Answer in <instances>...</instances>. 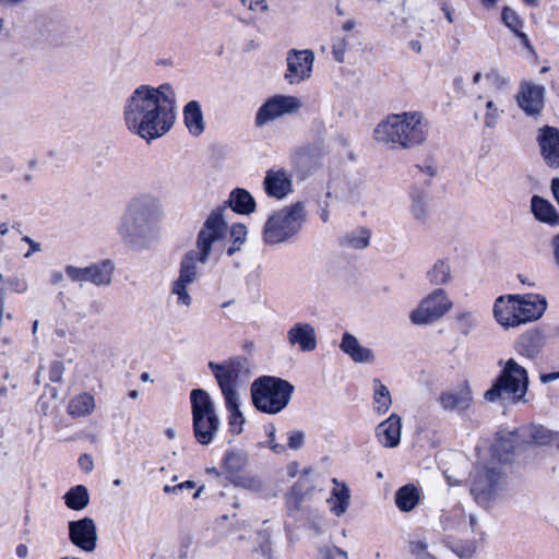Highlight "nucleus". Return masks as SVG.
Returning a JSON list of instances; mask_svg holds the SVG:
<instances>
[{
	"mask_svg": "<svg viewBox=\"0 0 559 559\" xmlns=\"http://www.w3.org/2000/svg\"><path fill=\"white\" fill-rule=\"evenodd\" d=\"M193 258L183 257L180 262L179 276L173 282L170 294L177 297V305L189 308L192 304V297L188 292V286L198 278V265L193 264Z\"/></svg>",
	"mask_w": 559,
	"mask_h": 559,
	"instance_id": "14",
	"label": "nucleus"
},
{
	"mask_svg": "<svg viewBox=\"0 0 559 559\" xmlns=\"http://www.w3.org/2000/svg\"><path fill=\"white\" fill-rule=\"evenodd\" d=\"M519 319L521 324L536 321L547 309V300L538 294L515 295Z\"/></svg>",
	"mask_w": 559,
	"mask_h": 559,
	"instance_id": "17",
	"label": "nucleus"
},
{
	"mask_svg": "<svg viewBox=\"0 0 559 559\" xmlns=\"http://www.w3.org/2000/svg\"><path fill=\"white\" fill-rule=\"evenodd\" d=\"M234 483L237 486L242 487L248 490H251L253 492H259L263 489V481L258 476H250V475L237 476V478L234 480Z\"/></svg>",
	"mask_w": 559,
	"mask_h": 559,
	"instance_id": "46",
	"label": "nucleus"
},
{
	"mask_svg": "<svg viewBox=\"0 0 559 559\" xmlns=\"http://www.w3.org/2000/svg\"><path fill=\"white\" fill-rule=\"evenodd\" d=\"M294 391V385L287 380L263 376L251 384L252 403L262 413L278 414L287 407Z\"/></svg>",
	"mask_w": 559,
	"mask_h": 559,
	"instance_id": "7",
	"label": "nucleus"
},
{
	"mask_svg": "<svg viewBox=\"0 0 559 559\" xmlns=\"http://www.w3.org/2000/svg\"><path fill=\"white\" fill-rule=\"evenodd\" d=\"M544 345L542 332L537 330H531L523 333L516 345L519 354L534 358L538 355Z\"/></svg>",
	"mask_w": 559,
	"mask_h": 559,
	"instance_id": "29",
	"label": "nucleus"
},
{
	"mask_svg": "<svg viewBox=\"0 0 559 559\" xmlns=\"http://www.w3.org/2000/svg\"><path fill=\"white\" fill-rule=\"evenodd\" d=\"M69 539L78 548L93 552L97 547V527L92 518L85 516L68 523Z\"/></svg>",
	"mask_w": 559,
	"mask_h": 559,
	"instance_id": "15",
	"label": "nucleus"
},
{
	"mask_svg": "<svg viewBox=\"0 0 559 559\" xmlns=\"http://www.w3.org/2000/svg\"><path fill=\"white\" fill-rule=\"evenodd\" d=\"M440 405L444 411H466L473 401L472 392L468 388L460 391L442 392L438 399Z\"/></svg>",
	"mask_w": 559,
	"mask_h": 559,
	"instance_id": "25",
	"label": "nucleus"
},
{
	"mask_svg": "<svg viewBox=\"0 0 559 559\" xmlns=\"http://www.w3.org/2000/svg\"><path fill=\"white\" fill-rule=\"evenodd\" d=\"M22 241L26 242L29 246L28 251L24 254L25 259H28L32 257L33 253L41 251V245L39 242H36L28 236L22 237Z\"/></svg>",
	"mask_w": 559,
	"mask_h": 559,
	"instance_id": "54",
	"label": "nucleus"
},
{
	"mask_svg": "<svg viewBox=\"0 0 559 559\" xmlns=\"http://www.w3.org/2000/svg\"><path fill=\"white\" fill-rule=\"evenodd\" d=\"M247 454L240 450L227 452L224 456V466L230 474L241 472L247 465Z\"/></svg>",
	"mask_w": 559,
	"mask_h": 559,
	"instance_id": "41",
	"label": "nucleus"
},
{
	"mask_svg": "<svg viewBox=\"0 0 559 559\" xmlns=\"http://www.w3.org/2000/svg\"><path fill=\"white\" fill-rule=\"evenodd\" d=\"M247 229L243 225L237 224L231 227L230 237L233 243L228 247L226 253L231 257L240 249V246L246 241Z\"/></svg>",
	"mask_w": 559,
	"mask_h": 559,
	"instance_id": "44",
	"label": "nucleus"
},
{
	"mask_svg": "<svg viewBox=\"0 0 559 559\" xmlns=\"http://www.w3.org/2000/svg\"><path fill=\"white\" fill-rule=\"evenodd\" d=\"M516 298L515 295H509L507 298L500 296L496 299L493 314L501 325L507 328L521 325V320L518 314Z\"/></svg>",
	"mask_w": 559,
	"mask_h": 559,
	"instance_id": "22",
	"label": "nucleus"
},
{
	"mask_svg": "<svg viewBox=\"0 0 559 559\" xmlns=\"http://www.w3.org/2000/svg\"><path fill=\"white\" fill-rule=\"evenodd\" d=\"M427 278L431 285L440 286L448 284L452 278L449 261L441 259L435 262L427 272Z\"/></svg>",
	"mask_w": 559,
	"mask_h": 559,
	"instance_id": "38",
	"label": "nucleus"
},
{
	"mask_svg": "<svg viewBox=\"0 0 559 559\" xmlns=\"http://www.w3.org/2000/svg\"><path fill=\"white\" fill-rule=\"evenodd\" d=\"M225 207H218L211 212L204 222L197 238V248L188 251L183 257L193 258V264L206 263L212 250L221 245L227 235V224L223 218Z\"/></svg>",
	"mask_w": 559,
	"mask_h": 559,
	"instance_id": "8",
	"label": "nucleus"
},
{
	"mask_svg": "<svg viewBox=\"0 0 559 559\" xmlns=\"http://www.w3.org/2000/svg\"><path fill=\"white\" fill-rule=\"evenodd\" d=\"M373 401L374 411L379 414H384L389 411L392 399L389 389L380 381V379H373Z\"/></svg>",
	"mask_w": 559,
	"mask_h": 559,
	"instance_id": "39",
	"label": "nucleus"
},
{
	"mask_svg": "<svg viewBox=\"0 0 559 559\" xmlns=\"http://www.w3.org/2000/svg\"><path fill=\"white\" fill-rule=\"evenodd\" d=\"M209 368L224 397L228 411V425L233 435H239L246 421L239 408L238 381L249 373L248 359L242 356L229 358L223 362H209Z\"/></svg>",
	"mask_w": 559,
	"mask_h": 559,
	"instance_id": "3",
	"label": "nucleus"
},
{
	"mask_svg": "<svg viewBox=\"0 0 559 559\" xmlns=\"http://www.w3.org/2000/svg\"><path fill=\"white\" fill-rule=\"evenodd\" d=\"M515 440L516 437L513 432L508 436H500L492 445L493 456L502 463H509L514 453Z\"/></svg>",
	"mask_w": 559,
	"mask_h": 559,
	"instance_id": "34",
	"label": "nucleus"
},
{
	"mask_svg": "<svg viewBox=\"0 0 559 559\" xmlns=\"http://www.w3.org/2000/svg\"><path fill=\"white\" fill-rule=\"evenodd\" d=\"M305 444V433L301 430H295L288 433L287 447L290 450H299Z\"/></svg>",
	"mask_w": 559,
	"mask_h": 559,
	"instance_id": "50",
	"label": "nucleus"
},
{
	"mask_svg": "<svg viewBox=\"0 0 559 559\" xmlns=\"http://www.w3.org/2000/svg\"><path fill=\"white\" fill-rule=\"evenodd\" d=\"M542 383H549L555 380H559V371L556 372H549V373H542L539 377Z\"/></svg>",
	"mask_w": 559,
	"mask_h": 559,
	"instance_id": "59",
	"label": "nucleus"
},
{
	"mask_svg": "<svg viewBox=\"0 0 559 559\" xmlns=\"http://www.w3.org/2000/svg\"><path fill=\"white\" fill-rule=\"evenodd\" d=\"M411 213L418 222L425 223L429 215V195L426 190L414 188L411 193Z\"/></svg>",
	"mask_w": 559,
	"mask_h": 559,
	"instance_id": "32",
	"label": "nucleus"
},
{
	"mask_svg": "<svg viewBox=\"0 0 559 559\" xmlns=\"http://www.w3.org/2000/svg\"><path fill=\"white\" fill-rule=\"evenodd\" d=\"M183 122L193 136H199L204 132V116L198 100H190L183 107Z\"/></svg>",
	"mask_w": 559,
	"mask_h": 559,
	"instance_id": "26",
	"label": "nucleus"
},
{
	"mask_svg": "<svg viewBox=\"0 0 559 559\" xmlns=\"http://www.w3.org/2000/svg\"><path fill=\"white\" fill-rule=\"evenodd\" d=\"M79 465L83 472L90 473L94 467V462H93L92 456L88 454H82L79 457Z\"/></svg>",
	"mask_w": 559,
	"mask_h": 559,
	"instance_id": "55",
	"label": "nucleus"
},
{
	"mask_svg": "<svg viewBox=\"0 0 559 559\" xmlns=\"http://www.w3.org/2000/svg\"><path fill=\"white\" fill-rule=\"evenodd\" d=\"M451 308L452 301L448 298L447 293L437 288L409 313V320L416 325L430 324L442 318Z\"/></svg>",
	"mask_w": 559,
	"mask_h": 559,
	"instance_id": "10",
	"label": "nucleus"
},
{
	"mask_svg": "<svg viewBox=\"0 0 559 559\" xmlns=\"http://www.w3.org/2000/svg\"><path fill=\"white\" fill-rule=\"evenodd\" d=\"M335 555L340 556V559H348L346 551L342 550L338 547L329 546L319 548L317 559H334Z\"/></svg>",
	"mask_w": 559,
	"mask_h": 559,
	"instance_id": "48",
	"label": "nucleus"
},
{
	"mask_svg": "<svg viewBox=\"0 0 559 559\" xmlns=\"http://www.w3.org/2000/svg\"><path fill=\"white\" fill-rule=\"evenodd\" d=\"M340 349L356 364H373L376 361L374 352L362 346L358 338L348 332L343 334Z\"/></svg>",
	"mask_w": 559,
	"mask_h": 559,
	"instance_id": "21",
	"label": "nucleus"
},
{
	"mask_svg": "<svg viewBox=\"0 0 559 559\" xmlns=\"http://www.w3.org/2000/svg\"><path fill=\"white\" fill-rule=\"evenodd\" d=\"M501 471L496 463L477 465L472 474L471 493L477 503L488 502L498 491Z\"/></svg>",
	"mask_w": 559,
	"mask_h": 559,
	"instance_id": "9",
	"label": "nucleus"
},
{
	"mask_svg": "<svg viewBox=\"0 0 559 559\" xmlns=\"http://www.w3.org/2000/svg\"><path fill=\"white\" fill-rule=\"evenodd\" d=\"M219 424L217 414L192 418L195 440L202 445L210 444L218 432Z\"/></svg>",
	"mask_w": 559,
	"mask_h": 559,
	"instance_id": "24",
	"label": "nucleus"
},
{
	"mask_svg": "<svg viewBox=\"0 0 559 559\" xmlns=\"http://www.w3.org/2000/svg\"><path fill=\"white\" fill-rule=\"evenodd\" d=\"M475 551V547L473 544H467L465 546H461V547H457L455 549V552L461 557V558H469L472 557V555L474 554Z\"/></svg>",
	"mask_w": 559,
	"mask_h": 559,
	"instance_id": "57",
	"label": "nucleus"
},
{
	"mask_svg": "<svg viewBox=\"0 0 559 559\" xmlns=\"http://www.w3.org/2000/svg\"><path fill=\"white\" fill-rule=\"evenodd\" d=\"M15 554H16V556H17L19 558H22V559H23V558H26V557H27V555H28V548H27V546H26V545H24V544H20V545H17V546H16V548H15Z\"/></svg>",
	"mask_w": 559,
	"mask_h": 559,
	"instance_id": "60",
	"label": "nucleus"
},
{
	"mask_svg": "<svg viewBox=\"0 0 559 559\" xmlns=\"http://www.w3.org/2000/svg\"><path fill=\"white\" fill-rule=\"evenodd\" d=\"M94 408V396L90 393H82L70 401L68 405V413L73 417H85L90 415Z\"/></svg>",
	"mask_w": 559,
	"mask_h": 559,
	"instance_id": "36",
	"label": "nucleus"
},
{
	"mask_svg": "<svg viewBox=\"0 0 559 559\" xmlns=\"http://www.w3.org/2000/svg\"><path fill=\"white\" fill-rule=\"evenodd\" d=\"M263 188L269 197L282 200L292 192L290 176L283 169H270L264 177Z\"/></svg>",
	"mask_w": 559,
	"mask_h": 559,
	"instance_id": "20",
	"label": "nucleus"
},
{
	"mask_svg": "<svg viewBox=\"0 0 559 559\" xmlns=\"http://www.w3.org/2000/svg\"><path fill=\"white\" fill-rule=\"evenodd\" d=\"M275 431H276V429H275L274 425L271 424L266 427V433L270 438L267 444H269V448L274 453L282 454L286 451V448H285V445L275 442Z\"/></svg>",
	"mask_w": 559,
	"mask_h": 559,
	"instance_id": "51",
	"label": "nucleus"
},
{
	"mask_svg": "<svg viewBox=\"0 0 559 559\" xmlns=\"http://www.w3.org/2000/svg\"><path fill=\"white\" fill-rule=\"evenodd\" d=\"M115 264L110 260L93 263L85 267L67 265V276L76 283L90 282L96 286H107L111 283Z\"/></svg>",
	"mask_w": 559,
	"mask_h": 559,
	"instance_id": "12",
	"label": "nucleus"
},
{
	"mask_svg": "<svg viewBox=\"0 0 559 559\" xmlns=\"http://www.w3.org/2000/svg\"><path fill=\"white\" fill-rule=\"evenodd\" d=\"M551 247L555 262L559 266V234L552 238Z\"/></svg>",
	"mask_w": 559,
	"mask_h": 559,
	"instance_id": "58",
	"label": "nucleus"
},
{
	"mask_svg": "<svg viewBox=\"0 0 559 559\" xmlns=\"http://www.w3.org/2000/svg\"><path fill=\"white\" fill-rule=\"evenodd\" d=\"M314 52L311 49H290L287 52L285 80L289 84H299L312 74Z\"/></svg>",
	"mask_w": 559,
	"mask_h": 559,
	"instance_id": "13",
	"label": "nucleus"
},
{
	"mask_svg": "<svg viewBox=\"0 0 559 559\" xmlns=\"http://www.w3.org/2000/svg\"><path fill=\"white\" fill-rule=\"evenodd\" d=\"M8 283L10 284L12 290L16 293H24L27 289L26 282L19 278H10L8 280Z\"/></svg>",
	"mask_w": 559,
	"mask_h": 559,
	"instance_id": "56",
	"label": "nucleus"
},
{
	"mask_svg": "<svg viewBox=\"0 0 559 559\" xmlns=\"http://www.w3.org/2000/svg\"><path fill=\"white\" fill-rule=\"evenodd\" d=\"M531 209L535 218L549 226H559V212L546 199L534 195L531 200Z\"/></svg>",
	"mask_w": 559,
	"mask_h": 559,
	"instance_id": "27",
	"label": "nucleus"
},
{
	"mask_svg": "<svg viewBox=\"0 0 559 559\" xmlns=\"http://www.w3.org/2000/svg\"><path fill=\"white\" fill-rule=\"evenodd\" d=\"M227 204L238 214H251L257 206L250 192L242 188H236L230 192Z\"/></svg>",
	"mask_w": 559,
	"mask_h": 559,
	"instance_id": "30",
	"label": "nucleus"
},
{
	"mask_svg": "<svg viewBox=\"0 0 559 559\" xmlns=\"http://www.w3.org/2000/svg\"><path fill=\"white\" fill-rule=\"evenodd\" d=\"M301 107L298 97L275 95L260 106L255 114L254 124L260 128L285 115L297 112Z\"/></svg>",
	"mask_w": 559,
	"mask_h": 559,
	"instance_id": "11",
	"label": "nucleus"
},
{
	"mask_svg": "<svg viewBox=\"0 0 559 559\" xmlns=\"http://www.w3.org/2000/svg\"><path fill=\"white\" fill-rule=\"evenodd\" d=\"M290 346H297L300 352L308 353L317 348V334L310 323L297 322L287 331Z\"/></svg>",
	"mask_w": 559,
	"mask_h": 559,
	"instance_id": "19",
	"label": "nucleus"
},
{
	"mask_svg": "<svg viewBox=\"0 0 559 559\" xmlns=\"http://www.w3.org/2000/svg\"><path fill=\"white\" fill-rule=\"evenodd\" d=\"M542 156L550 167L559 166V130L555 127L545 126L539 130L537 138Z\"/></svg>",
	"mask_w": 559,
	"mask_h": 559,
	"instance_id": "18",
	"label": "nucleus"
},
{
	"mask_svg": "<svg viewBox=\"0 0 559 559\" xmlns=\"http://www.w3.org/2000/svg\"><path fill=\"white\" fill-rule=\"evenodd\" d=\"M175 92L170 84L140 85L127 98L123 116L127 128L147 142L166 134L176 120Z\"/></svg>",
	"mask_w": 559,
	"mask_h": 559,
	"instance_id": "1",
	"label": "nucleus"
},
{
	"mask_svg": "<svg viewBox=\"0 0 559 559\" xmlns=\"http://www.w3.org/2000/svg\"><path fill=\"white\" fill-rule=\"evenodd\" d=\"M527 390V370L510 358L506 361L491 388L485 392L484 399L491 403L508 401L511 404H518L526 402Z\"/></svg>",
	"mask_w": 559,
	"mask_h": 559,
	"instance_id": "5",
	"label": "nucleus"
},
{
	"mask_svg": "<svg viewBox=\"0 0 559 559\" xmlns=\"http://www.w3.org/2000/svg\"><path fill=\"white\" fill-rule=\"evenodd\" d=\"M251 11L264 12L267 9L265 0H240Z\"/></svg>",
	"mask_w": 559,
	"mask_h": 559,
	"instance_id": "53",
	"label": "nucleus"
},
{
	"mask_svg": "<svg viewBox=\"0 0 559 559\" xmlns=\"http://www.w3.org/2000/svg\"><path fill=\"white\" fill-rule=\"evenodd\" d=\"M419 498V491L413 484H407L395 492V503L402 512L412 511L418 504Z\"/></svg>",
	"mask_w": 559,
	"mask_h": 559,
	"instance_id": "33",
	"label": "nucleus"
},
{
	"mask_svg": "<svg viewBox=\"0 0 559 559\" xmlns=\"http://www.w3.org/2000/svg\"><path fill=\"white\" fill-rule=\"evenodd\" d=\"M551 191H552L554 198L556 199V201L559 204V178H554L551 180Z\"/></svg>",
	"mask_w": 559,
	"mask_h": 559,
	"instance_id": "61",
	"label": "nucleus"
},
{
	"mask_svg": "<svg viewBox=\"0 0 559 559\" xmlns=\"http://www.w3.org/2000/svg\"><path fill=\"white\" fill-rule=\"evenodd\" d=\"M306 222L305 204L296 202L273 212L266 219L262 238L266 245H280L294 239Z\"/></svg>",
	"mask_w": 559,
	"mask_h": 559,
	"instance_id": "6",
	"label": "nucleus"
},
{
	"mask_svg": "<svg viewBox=\"0 0 559 559\" xmlns=\"http://www.w3.org/2000/svg\"><path fill=\"white\" fill-rule=\"evenodd\" d=\"M486 81L498 91L504 90L509 85V79L498 69H491L485 74Z\"/></svg>",
	"mask_w": 559,
	"mask_h": 559,
	"instance_id": "47",
	"label": "nucleus"
},
{
	"mask_svg": "<svg viewBox=\"0 0 559 559\" xmlns=\"http://www.w3.org/2000/svg\"><path fill=\"white\" fill-rule=\"evenodd\" d=\"M456 329L463 335H468L477 325V321L471 311L459 312L455 317Z\"/></svg>",
	"mask_w": 559,
	"mask_h": 559,
	"instance_id": "43",
	"label": "nucleus"
},
{
	"mask_svg": "<svg viewBox=\"0 0 559 559\" xmlns=\"http://www.w3.org/2000/svg\"><path fill=\"white\" fill-rule=\"evenodd\" d=\"M63 278H64V277H63L62 272H60V271H55V272H52V273H51V276H50V283H51V284H58V283L62 282V281H63Z\"/></svg>",
	"mask_w": 559,
	"mask_h": 559,
	"instance_id": "62",
	"label": "nucleus"
},
{
	"mask_svg": "<svg viewBox=\"0 0 559 559\" xmlns=\"http://www.w3.org/2000/svg\"><path fill=\"white\" fill-rule=\"evenodd\" d=\"M402 423L397 414H392L376 428V437L384 448H395L401 441Z\"/></svg>",
	"mask_w": 559,
	"mask_h": 559,
	"instance_id": "23",
	"label": "nucleus"
},
{
	"mask_svg": "<svg viewBox=\"0 0 559 559\" xmlns=\"http://www.w3.org/2000/svg\"><path fill=\"white\" fill-rule=\"evenodd\" d=\"M521 40V43L525 46V47H530V39L527 37L526 34H524L523 32H521V29L519 31V33H514Z\"/></svg>",
	"mask_w": 559,
	"mask_h": 559,
	"instance_id": "63",
	"label": "nucleus"
},
{
	"mask_svg": "<svg viewBox=\"0 0 559 559\" xmlns=\"http://www.w3.org/2000/svg\"><path fill=\"white\" fill-rule=\"evenodd\" d=\"M481 1V4L484 5V8L490 10V9H493L497 3L499 2V0H480Z\"/></svg>",
	"mask_w": 559,
	"mask_h": 559,
	"instance_id": "64",
	"label": "nucleus"
},
{
	"mask_svg": "<svg viewBox=\"0 0 559 559\" xmlns=\"http://www.w3.org/2000/svg\"><path fill=\"white\" fill-rule=\"evenodd\" d=\"M371 231L366 227H358L340 238V246L347 249L362 250L370 245Z\"/></svg>",
	"mask_w": 559,
	"mask_h": 559,
	"instance_id": "31",
	"label": "nucleus"
},
{
	"mask_svg": "<svg viewBox=\"0 0 559 559\" xmlns=\"http://www.w3.org/2000/svg\"><path fill=\"white\" fill-rule=\"evenodd\" d=\"M64 372V366L62 361L55 360L49 366V380L51 382H60Z\"/></svg>",
	"mask_w": 559,
	"mask_h": 559,
	"instance_id": "52",
	"label": "nucleus"
},
{
	"mask_svg": "<svg viewBox=\"0 0 559 559\" xmlns=\"http://www.w3.org/2000/svg\"><path fill=\"white\" fill-rule=\"evenodd\" d=\"M163 218L160 200L151 193H140L126 204L117 233L126 245L146 249L157 239Z\"/></svg>",
	"mask_w": 559,
	"mask_h": 559,
	"instance_id": "2",
	"label": "nucleus"
},
{
	"mask_svg": "<svg viewBox=\"0 0 559 559\" xmlns=\"http://www.w3.org/2000/svg\"><path fill=\"white\" fill-rule=\"evenodd\" d=\"M192 418L216 414L214 402L204 389L190 392Z\"/></svg>",
	"mask_w": 559,
	"mask_h": 559,
	"instance_id": "28",
	"label": "nucleus"
},
{
	"mask_svg": "<svg viewBox=\"0 0 559 559\" xmlns=\"http://www.w3.org/2000/svg\"><path fill=\"white\" fill-rule=\"evenodd\" d=\"M501 20L504 25L513 33H519L523 26V21L518 13L509 7H504L501 12Z\"/></svg>",
	"mask_w": 559,
	"mask_h": 559,
	"instance_id": "45",
	"label": "nucleus"
},
{
	"mask_svg": "<svg viewBox=\"0 0 559 559\" xmlns=\"http://www.w3.org/2000/svg\"><path fill=\"white\" fill-rule=\"evenodd\" d=\"M304 497L305 488L302 487L301 483L295 484L286 495V506L289 515L301 511Z\"/></svg>",
	"mask_w": 559,
	"mask_h": 559,
	"instance_id": "42",
	"label": "nucleus"
},
{
	"mask_svg": "<svg viewBox=\"0 0 559 559\" xmlns=\"http://www.w3.org/2000/svg\"><path fill=\"white\" fill-rule=\"evenodd\" d=\"M66 506L74 511L85 509L90 502L88 490L83 485L70 488L63 496Z\"/></svg>",
	"mask_w": 559,
	"mask_h": 559,
	"instance_id": "35",
	"label": "nucleus"
},
{
	"mask_svg": "<svg viewBox=\"0 0 559 559\" xmlns=\"http://www.w3.org/2000/svg\"><path fill=\"white\" fill-rule=\"evenodd\" d=\"M544 95L543 85L523 82L516 95V103L527 116L536 117L544 108Z\"/></svg>",
	"mask_w": 559,
	"mask_h": 559,
	"instance_id": "16",
	"label": "nucleus"
},
{
	"mask_svg": "<svg viewBox=\"0 0 559 559\" xmlns=\"http://www.w3.org/2000/svg\"><path fill=\"white\" fill-rule=\"evenodd\" d=\"M486 110H487V112L485 115V121H484L485 126L487 128H493L499 118V110L492 100H488L486 103Z\"/></svg>",
	"mask_w": 559,
	"mask_h": 559,
	"instance_id": "49",
	"label": "nucleus"
},
{
	"mask_svg": "<svg viewBox=\"0 0 559 559\" xmlns=\"http://www.w3.org/2000/svg\"><path fill=\"white\" fill-rule=\"evenodd\" d=\"M528 436L537 445H555L559 449V431L550 430L544 426L532 425Z\"/></svg>",
	"mask_w": 559,
	"mask_h": 559,
	"instance_id": "37",
	"label": "nucleus"
},
{
	"mask_svg": "<svg viewBox=\"0 0 559 559\" xmlns=\"http://www.w3.org/2000/svg\"><path fill=\"white\" fill-rule=\"evenodd\" d=\"M333 483L335 484V488L332 491V497L335 499L333 506L331 507L332 512L340 516L346 512L349 506V489L345 484L340 485L338 481L334 478Z\"/></svg>",
	"mask_w": 559,
	"mask_h": 559,
	"instance_id": "40",
	"label": "nucleus"
},
{
	"mask_svg": "<svg viewBox=\"0 0 559 559\" xmlns=\"http://www.w3.org/2000/svg\"><path fill=\"white\" fill-rule=\"evenodd\" d=\"M378 142L413 148L423 144L428 135V126L418 111H407L389 116L374 131Z\"/></svg>",
	"mask_w": 559,
	"mask_h": 559,
	"instance_id": "4",
	"label": "nucleus"
}]
</instances>
